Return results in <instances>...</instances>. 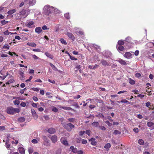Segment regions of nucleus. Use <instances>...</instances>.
I'll return each instance as SVG.
<instances>
[{
	"label": "nucleus",
	"instance_id": "f257e3e1",
	"mask_svg": "<svg viewBox=\"0 0 154 154\" xmlns=\"http://www.w3.org/2000/svg\"><path fill=\"white\" fill-rule=\"evenodd\" d=\"M20 112V109L18 108H14L12 106H9L7 108V112L9 114L13 115Z\"/></svg>",
	"mask_w": 154,
	"mask_h": 154
},
{
	"label": "nucleus",
	"instance_id": "bf43d9fd",
	"mask_svg": "<svg viewBox=\"0 0 154 154\" xmlns=\"http://www.w3.org/2000/svg\"><path fill=\"white\" fill-rule=\"evenodd\" d=\"M133 131L134 132L136 133H137L139 132V129L138 128H134L133 129Z\"/></svg>",
	"mask_w": 154,
	"mask_h": 154
},
{
	"label": "nucleus",
	"instance_id": "9b49d317",
	"mask_svg": "<svg viewBox=\"0 0 154 154\" xmlns=\"http://www.w3.org/2000/svg\"><path fill=\"white\" fill-rule=\"evenodd\" d=\"M60 141L64 145H68L67 141L64 138H61L60 139Z\"/></svg>",
	"mask_w": 154,
	"mask_h": 154
},
{
	"label": "nucleus",
	"instance_id": "cd10ccee",
	"mask_svg": "<svg viewBox=\"0 0 154 154\" xmlns=\"http://www.w3.org/2000/svg\"><path fill=\"white\" fill-rule=\"evenodd\" d=\"M138 143L140 145H143L144 143V140L141 139H140L138 140Z\"/></svg>",
	"mask_w": 154,
	"mask_h": 154
},
{
	"label": "nucleus",
	"instance_id": "4c0bfd02",
	"mask_svg": "<svg viewBox=\"0 0 154 154\" xmlns=\"http://www.w3.org/2000/svg\"><path fill=\"white\" fill-rule=\"evenodd\" d=\"M43 139L47 143H48L49 142V140L45 136H44L43 137Z\"/></svg>",
	"mask_w": 154,
	"mask_h": 154
},
{
	"label": "nucleus",
	"instance_id": "aec40b11",
	"mask_svg": "<svg viewBox=\"0 0 154 154\" xmlns=\"http://www.w3.org/2000/svg\"><path fill=\"white\" fill-rule=\"evenodd\" d=\"M27 45L32 47H35L36 46V44L34 42H28Z\"/></svg>",
	"mask_w": 154,
	"mask_h": 154
},
{
	"label": "nucleus",
	"instance_id": "a19ab883",
	"mask_svg": "<svg viewBox=\"0 0 154 154\" xmlns=\"http://www.w3.org/2000/svg\"><path fill=\"white\" fill-rule=\"evenodd\" d=\"M153 123L152 122H148L147 123V125L149 127H150L153 125Z\"/></svg>",
	"mask_w": 154,
	"mask_h": 154
},
{
	"label": "nucleus",
	"instance_id": "79ce46f5",
	"mask_svg": "<svg viewBox=\"0 0 154 154\" xmlns=\"http://www.w3.org/2000/svg\"><path fill=\"white\" fill-rule=\"evenodd\" d=\"M8 22V21H5V20H2L1 21V24L3 25H5Z\"/></svg>",
	"mask_w": 154,
	"mask_h": 154
},
{
	"label": "nucleus",
	"instance_id": "58836bf2",
	"mask_svg": "<svg viewBox=\"0 0 154 154\" xmlns=\"http://www.w3.org/2000/svg\"><path fill=\"white\" fill-rule=\"evenodd\" d=\"M18 120L19 122H23L25 121V119L23 117H22L19 118L18 119Z\"/></svg>",
	"mask_w": 154,
	"mask_h": 154
},
{
	"label": "nucleus",
	"instance_id": "7ed1b4c3",
	"mask_svg": "<svg viewBox=\"0 0 154 154\" xmlns=\"http://www.w3.org/2000/svg\"><path fill=\"white\" fill-rule=\"evenodd\" d=\"M45 9L47 11V14L48 15L52 13L54 11V8L53 7L48 5L45 6Z\"/></svg>",
	"mask_w": 154,
	"mask_h": 154
},
{
	"label": "nucleus",
	"instance_id": "69168bd1",
	"mask_svg": "<svg viewBox=\"0 0 154 154\" xmlns=\"http://www.w3.org/2000/svg\"><path fill=\"white\" fill-rule=\"evenodd\" d=\"M87 140L82 139V144H85L87 143Z\"/></svg>",
	"mask_w": 154,
	"mask_h": 154
},
{
	"label": "nucleus",
	"instance_id": "e2e57ef3",
	"mask_svg": "<svg viewBox=\"0 0 154 154\" xmlns=\"http://www.w3.org/2000/svg\"><path fill=\"white\" fill-rule=\"evenodd\" d=\"M34 52H39L40 51V50L39 49L37 48V49H34L32 50Z\"/></svg>",
	"mask_w": 154,
	"mask_h": 154
},
{
	"label": "nucleus",
	"instance_id": "49530a36",
	"mask_svg": "<svg viewBox=\"0 0 154 154\" xmlns=\"http://www.w3.org/2000/svg\"><path fill=\"white\" fill-rule=\"evenodd\" d=\"M68 121L70 122H74L75 120V119L73 118H70L68 119Z\"/></svg>",
	"mask_w": 154,
	"mask_h": 154
},
{
	"label": "nucleus",
	"instance_id": "72a5a7b5",
	"mask_svg": "<svg viewBox=\"0 0 154 154\" xmlns=\"http://www.w3.org/2000/svg\"><path fill=\"white\" fill-rule=\"evenodd\" d=\"M113 134L115 135L120 134H121V132L118 130H115L113 132Z\"/></svg>",
	"mask_w": 154,
	"mask_h": 154
},
{
	"label": "nucleus",
	"instance_id": "3c124183",
	"mask_svg": "<svg viewBox=\"0 0 154 154\" xmlns=\"http://www.w3.org/2000/svg\"><path fill=\"white\" fill-rule=\"evenodd\" d=\"M85 131H81L79 132V135L80 136H82L85 133Z\"/></svg>",
	"mask_w": 154,
	"mask_h": 154
},
{
	"label": "nucleus",
	"instance_id": "a211bd4d",
	"mask_svg": "<svg viewBox=\"0 0 154 154\" xmlns=\"http://www.w3.org/2000/svg\"><path fill=\"white\" fill-rule=\"evenodd\" d=\"M42 31V30L40 27H37L35 29V32H36L39 34Z\"/></svg>",
	"mask_w": 154,
	"mask_h": 154
},
{
	"label": "nucleus",
	"instance_id": "bb28decb",
	"mask_svg": "<svg viewBox=\"0 0 154 154\" xmlns=\"http://www.w3.org/2000/svg\"><path fill=\"white\" fill-rule=\"evenodd\" d=\"M10 46L8 45L7 44L6 45H4L2 48V50L4 51H5L6 50L4 49H9Z\"/></svg>",
	"mask_w": 154,
	"mask_h": 154
},
{
	"label": "nucleus",
	"instance_id": "680f3d73",
	"mask_svg": "<svg viewBox=\"0 0 154 154\" xmlns=\"http://www.w3.org/2000/svg\"><path fill=\"white\" fill-rule=\"evenodd\" d=\"M135 76L136 77L139 78L140 77L141 75L140 73H137L135 74Z\"/></svg>",
	"mask_w": 154,
	"mask_h": 154
},
{
	"label": "nucleus",
	"instance_id": "de8ad7c7",
	"mask_svg": "<svg viewBox=\"0 0 154 154\" xmlns=\"http://www.w3.org/2000/svg\"><path fill=\"white\" fill-rule=\"evenodd\" d=\"M99 118H103L104 116L101 114H98L97 115H96Z\"/></svg>",
	"mask_w": 154,
	"mask_h": 154
},
{
	"label": "nucleus",
	"instance_id": "4468645a",
	"mask_svg": "<svg viewBox=\"0 0 154 154\" xmlns=\"http://www.w3.org/2000/svg\"><path fill=\"white\" fill-rule=\"evenodd\" d=\"M18 150L21 154H24L25 150L22 147H21L19 148Z\"/></svg>",
	"mask_w": 154,
	"mask_h": 154
},
{
	"label": "nucleus",
	"instance_id": "4be33fe9",
	"mask_svg": "<svg viewBox=\"0 0 154 154\" xmlns=\"http://www.w3.org/2000/svg\"><path fill=\"white\" fill-rule=\"evenodd\" d=\"M119 62L122 65H125L126 63L125 61L122 59H120L118 60Z\"/></svg>",
	"mask_w": 154,
	"mask_h": 154
},
{
	"label": "nucleus",
	"instance_id": "f704fd0d",
	"mask_svg": "<svg viewBox=\"0 0 154 154\" xmlns=\"http://www.w3.org/2000/svg\"><path fill=\"white\" fill-rule=\"evenodd\" d=\"M25 71V69L24 68H20L19 70V73H22L24 74Z\"/></svg>",
	"mask_w": 154,
	"mask_h": 154
},
{
	"label": "nucleus",
	"instance_id": "37998d69",
	"mask_svg": "<svg viewBox=\"0 0 154 154\" xmlns=\"http://www.w3.org/2000/svg\"><path fill=\"white\" fill-rule=\"evenodd\" d=\"M0 73H1V74L2 75H3L4 76V78H5L6 77V76H7V72H6L5 73H6V74L5 75V74H4V73L3 72V71L2 70L0 72Z\"/></svg>",
	"mask_w": 154,
	"mask_h": 154
},
{
	"label": "nucleus",
	"instance_id": "09e8293b",
	"mask_svg": "<svg viewBox=\"0 0 154 154\" xmlns=\"http://www.w3.org/2000/svg\"><path fill=\"white\" fill-rule=\"evenodd\" d=\"M52 110L54 112H57L58 111V109L55 107L53 106L52 107Z\"/></svg>",
	"mask_w": 154,
	"mask_h": 154
},
{
	"label": "nucleus",
	"instance_id": "13d9d810",
	"mask_svg": "<svg viewBox=\"0 0 154 154\" xmlns=\"http://www.w3.org/2000/svg\"><path fill=\"white\" fill-rule=\"evenodd\" d=\"M32 143L34 144L37 143H38L37 140L35 139H33L32 140Z\"/></svg>",
	"mask_w": 154,
	"mask_h": 154
},
{
	"label": "nucleus",
	"instance_id": "7c9ffc66",
	"mask_svg": "<svg viewBox=\"0 0 154 154\" xmlns=\"http://www.w3.org/2000/svg\"><path fill=\"white\" fill-rule=\"evenodd\" d=\"M93 47L96 50L100 49V47L95 44H93Z\"/></svg>",
	"mask_w": 154,
	"mask_h": 154
},
{
	"label": "nucleus",
	"instance_id": "39448f33",
	"mask_svg": "<svg viewBox=\"0 0 154 154\" xmlns=\"http://www.w3.org/2000/svg\"><path fill=\"white\" fill-rule=\"evenodd\" d=\"M133 54H132L130 52H126L125 53L124 56L127 58L130 59L132 57L134 56V52H132Z\"/></svg>",
	"mask_w": 154,
	"mask_h": 154
},
{
	"label": "nucleus",
	"instance_id": "6ab92c4d",
	"mask_svg": "<svg viewBox=\"0 0 154 154\" xmlns=\"http://www.w3.org/2000/svg\"><path fill=\"white\" fill-rule=\"evenodd\" d=\"M20 100H22L21 99L18 98V99H16L15 100L13 101L14 104L16 105H19L20 103Z\"/></svg>",
	"mask_w": 154,
	"mask_h": 154
},
{
	"label": "nucleus",
	"instance_id": "5701e85b",
	"mask_svg": "<svg viewBox=\"0 0 154 154\" xmlns=\"http://www.w3.org/2000/svg\"><path fill=\"white\" fill-rule=\"evenodd\" d=\"M16 12V10L15 9H13L9 11L7 13L9 14H11L15 13Z\"/></svg>",
	"mask_w": 154,
	"mask_h": 154
},
{
	"label": "nucleus",
	"instance_id": "f03ea898",
	"mask_svg": "<svg viewBox=\"0 0 154 154\" xmlns=\"http://www.w3.org/2000/svg\"><path fill=\"white\" fill-rule=\"evenodd\" d=\"M64 127L68 131H70L72 130V129L74 128L75 126L72 124L69 123L66 124L64 125Z\"/></svg>",
	"mask_w": 154,
	"mask_h": 154
},
{
	"label": "nucleus",
	"instance_id": "c85d7f7f",
	"mask_svg": "<svg viewBox=\"0 0 154 154\" xmlns=\"http://www.w3.org/2000/svg\"><path fill=\"white\" fill-rule=\"evenodd\" d=\"M92 125L95 127H97L98 126L99 123L98 122H94L92 123Z\"/></svg>",
	"mask_w": 154,
	"mask_h": 154
},
{
	"label": "nucleus",
	"instance_id": "9d476101",
	"mask_svg": "<svg viewBox=\"0 0 154 154\" xmlns=\"http://www.w3.org/2000/svg\"><path fill=\"white\" fill-rule=\"evenodd\" d=\"M51 140L53 143H55L57 141V137L56 135L52 136L51 137Z\"/></svg>",
	"mask_w": 154,
	"mask_h": 154
},
{
	"label": "nucleus",
	"instance_id": "412c9836",
	"mask_svg": "<svg viewBox=\"0 0 154 154\" xmlns=\"http://www.w3.org/2000/svg\"><path fill=\"white\" fill-rule=\"evenodd\" d=\"M35 3V0H29V4L30 6H32L34 5Z\"/></svg>",
	"mask_w": 154,
	"mask_h": 154
},
{
	"label": "nucleus",
	"instance_id": "0eeeda50",
	"mask_svg": "<svg viewBox=\"0 0 154 154\" xmlns=\"http://www.w3.org/2000/svg\"><path fill=\"white\" fill-rule=\"evenodd\" d=\"M66 35L72 41H74L75 39V37L71 33L68 32L66 33Z\"/></svg>",
	"mask_w": 154,
	"mask_h": 154
},
{
	"label": "nucleus",
	"instance_id": "c03bdc74",
	"mask_svg": "<svg viewBox=\"0 0 154 154\" xmlns=\"http://www.w3.org/2000/svg\"><path fill=\"white\" fill-rule=\"evenodd\" d=\"M19 74L20 75V78L21 80H22L23 79V78H24V76L23 74L22 73H19Z\"/></svg>",
	"mask_w": 154,
	"mask_h": 154
},
{
	"label": "nucleus",
	"instance_id": "393cba45",
	"mask_svg": "<svg viewBox=\"0 0 154 154\" xmlns=\"http://www.w3.org/2000/svg\"><path fill=\"white\" fill-rule=\"evenodd\" d=\"M125 43L124 41L121 40H119L118 42L117 45H118L122 46Z\"/></svg>",
	"mask_w": 154,
	"mask_h": 154
},
{
	"label": "nucleus",
	"instance_id": "6e6d98bb",
	"mask_svg": "<svg viewBox=\"0 0 154 154\" xmlns=\"http://www.w3.org/2000/svg\"><path fill=\"white\" fill-rule=\"evenodd\" d=\"M8 143H5V145L7 148L9 149L10 147V145L8 144Z\"/></svg>",
	"mask_w": 154,
	"mask_h": 154
},
{
	"label": "nucleus",
	"instance_id": "f3484780",
	"mask_svg": "<svg viewBox=\"0 0 154 154\" xmlns=\"http://www.w3.org/2000/svg\"><path fill=\"white\" fill-rule=\"evenodd\" d=\"M70 149L72 150V151L74 153H76L77 152V148H75L73 146H70Z\"/></svg>",
	"mask_w": 154,
	"mask_h": 154
},
{
	"label": "nucleus",
	"instance_id": "864d4df0",
	"mask_svg": "<svg viewBox=\"0 0 154 154\" xmlns=\"http://www.w3.org/2000/svg\"><path fill=\"white\" fill-rule=\"evenodd\" d=\"M70 58L71 59L73 60H77V59L76 58H75L74 56H71L70 55V56H69Z\"/></svg>",
	"mask_w": 154,
	"mask_h": 154
},
{
	"label": "nucleus",
	"instance_id": "2eb2a0df",
	"mask_svg": "<svg viewBox=\"0 0 154 154\" xmlns=\"http://www.w3.org/2000/svg\"><path fill=\"white\" fill-rule=\"evenodd\" d=\"M116 48L118 50L120 51H123L124 49V47L122 45H117Z\"/></svg>",
	"mask_w": 154,
	"mask_h": 154
},
{
	"label": "nucleus",
	"instance_id": "5fc2aeb1",
	"mask_svg": "<svg viewBox=\"0 0 154 154\" xmlns=\"http://www.w3.org/2000/svg\"><path fill=\"white\" fill-rule=\"evenodd\" d=\"M20 105L23 107H25L26 106V104L25 102H22L20 103Z\"/></svg>",
	"mask_w": 154,
	"mask_h": 154
},
{
	"label": "nucleus",
	"instance_id": "c756f323",
	"mask_svg": "<svg viewBox=\"0 0 154 154\" xmlns=\"http://www.w3.org/2000/svg\"><path fill=\"white\" fill-rule=\"evenodd\" d=\"M60 40L62 44L65 45L67 44V43L66 40L64 39L61 38Z\"/></svg>",
	"mask_w": 154,
	"mask_h": 154
},
{
	"label": "nucleus",
	"instance_id": "423d86ee",
	"mask_svg": "<svg viewBox=\"0 0 154 154\" xmlns=\"http://www.w3.org/2000/svg\"><path fill=\"white\" fill-rule=\"evenodd\" d=\"M31 112L34 117V119L35 120L37 119L38 118V115L37 114L35 110L33 109H31Z\"/></svg>",
	"mask_w": 154,
	"mask_h": 154
},
{
	"label": "nucleus",
	"instance_id": "0e129e2a",
	"mask_svg": "<svg viewBox=\"0 0 154 154\" xmlns=\"http://www.w3.org/2000/svg\"><path fill=\"white\" fill-rule=\"evenodd\" d=\"M5 129V127L3 126H0V131H3Z\"/></svg>",
	"mask_w": 154,
	"mask_h": 154
},
{
	"label": "nucleus",
	"instance_id": "603ef678",
	"mask_svg": "<svg viewBox=\"0 0 154 154\" xmlns=\"http://www.w3.org/2000/svg\"><path fill=\"white\" fill-rule=\"evenodd\" d=\"M11 33L10 32H9L8 30H7L6 31H5V32H4V34L5 35H8L10 33Z\"/></svg>",
	"mask_w": 154,
	"mask_h": 154
},
{
	"label": "nucleus",
	"instance_id": "6e6552de",
	"mask_svg": "<svg viewBox=\"0 0 154 154\" xmlns=\"http://www.w3.org/2000/svg\"><path fill=\"white\" fill-rule=\"evenodd\" d=\"M48 132L50 134H53L56 132V130L54 128H51L48 129Z\"/></svg>",
	"mask_w": 154,
	"mask_h": 154
},
{
	"label": "nucleus",
	"instance_id": "473e14b6",
	"mask_svg": "<svg viewBox=\"0 0 154 154\" xmlns=\"http://www.w3.org/2000/svg\"><path fill=\"white\" fill-rule=\"evenodd\" d=\"M34 23L33 21H31L28 23L27 26L28 27H30V26L33 25Z\"/></svg>",
	"mask_w": 154,
	"mask_h": 154
},
{
	"label": "nucleus",
	"instance_id": "20e7f679",
	"mask_svg": "<svg viewBox=\"0 0 154 154\" xmlns=\"http://www.w3.org/2000/svg\"><path fill=\"white\" fill-rule=\"evenodd\" d=\"M26 13V10L23 9L18 14V15H19L20 17H25L27 16Z\"/></svg>",
	"mask_w": 154,
	"mask_h": 154
},
{
	"label": "nucleus",
	"instance_id": "f8f14e48",
	"mask_svg": "<svg viewBox=\"0 0 154 154\" xmlns=\"http://www.w3.org/2000/svg\"><path fill=\"white\" fill-rule=\"evenodd\" d=\"M59 107L60 108L66 110H74V109L71 108L67 106H60Z\"/></svg>",
	"mask_w": 154,
	"mask_h": 154
},
{
	"label": "nucleus",
	"instance_id": "338daca9",
	"mask_svg": "<svg viewBox=\"0 0 154 154\" xmlns=\"http://www.w3.org/2000/svg\"><path fill=\"white\" fill-rule=\"evenodd\" d=\"M28 151L29 154H31L33 152V149L32 148H29L28 149Z\"/></svg>",
	"mask_w": 154,
	"mask_h": 154
},
{
	"label": "nucleus",
	"instance_id": "a878e982",
	"mask_svg": "<svg viewBox=\"0 0 154 154\" xmlns=\"http://www.w3.org/2000/svg\"><path fill=\"white\" fill-rule=\"evenodd\" d=\"M128 80L129 81V83L131 85H134L135 83V82L134 80L132 79L131 78H129L128 79Z\"/></svg>",
	"mask_w": 154,
	"mask_h": 154
},
{
	"label": "nucleus",
	"instance_id": "052dcab7",
	"mask_svg": "<svg viewBox=\"0 0 154 154\" xmlns=\"http://www.w3.org/2000/svg\"><path fill=\"white\" fill-rule=\"evenodd\" d=\"M32 56L33 58L35 60L38 59L39 58L35 55H32Z\"/></svg>",
	"mask_w": 154,
	"mask_h": 154
},
{
	"label": "nucleus",
	"instance_id": "e433bc0d",
	"mask_svg": "<svg viewBox=\"0 0 154 154\" xmlns=\"http://www.w3.org/2000/svg\"><path fill=\"white\" fill-rule=\"evenodd\" d=\"M10 137V136L8 134L7 137L6 138V140H5V139L3 140L4 142H6V143H8L9 141V138Z\"/></svg>",
	"mask_w": 154,
	"mask_h": 154
},
{
	"label": "nucleus",
	"instance_id": "2f4dec72",
	"mask_svg": "<svg viewBox=\"0 0 154 154\" xmlns=\"http://www.w3.org/2000/svg\"><path fill=\"white\" fill-rule=\"evenodd\" d=\"M111 147V145L109 143H107L105 145L104 147L106 149H109Z\"/></svg>",
	"mask_w": 154,
	"mask_h": 154
},
{
	"label": "nucleus",
	"instance_id": "ea45409f",
	"mask_svg": "<svg viewBox=\"0 0 154 154\" xmlns=\"http://www.w3.org/2000/svg\"><path fill=\"white\" fill-rule=\"evenodd\" d=\"M38 104V103H33L32 104V106L34 107L37 108Z\"/></svg>",
	"mask_w": 154,
	"mask_h": 154
},
{
	"label": "nucleus",
	"instance_id": "dca6fc26",
	"mask_svg": "<svg viewBox=\"0 0 154 154\" xmlns=\"http://www.w3.org/2000/svg\"><path fill=\"white\" fill-rule=\"evenodd\" d=\"M101 63L103 64V65L104 66L109 65V63L107 61L104 60H101Z\"/></svg>",
	"mask_w": 154,
	"mask_h": 154
},
{
	"label": "nucleus",
	"instance_id": "c9c22d12",
	"mask_svg": "<svg viewBox=\"0 0 154 154\" xmlns=\"http://www.w3.org/2000/svg\"><path fill=\"white\" fill-rule=\"evenodd\" d=\"M25 71V69L24 68H20L19 70V73H22L24 74Z\"/></svg>",
	"mask_w": 154,
	"mask_h": 154
},
{
	"label": "nucleus",
	"instance_id": "4d7b16f0",
	"mask_svg": "<svg viewBox=\"0 0 154 154\" xmlns=\"http://www.w3.org/2000/svg\"><path fill=\"white\" fill-rule=\"evenodd\" d=\"M120 102L122 103H129V102H128V100H126L125 99H124L122 100H121L120 101Z\"/></svg>",
	"mask_w": 154,
	"mask_h": 154
},
{
	"label": "nucleus",
	"instance_id": "774afa93",
	"mask_svg": "<svg viewBox=\"0 0 154 154\" xmlns=\"http://www.w3.org/2000/svg\"><path fill=\"white\" fill-rule=\"evenodd\" d=\"M78 154H83V151L82 150H79L78 151H77V152Z\"/></svg>",
	"mask_w": 154,
	"mask_h": 154
},
{
	"label": "nucleus",
	"instance_id": "a18cd8bd",
	"mask_svg": "<svg viewBox=\"0 0 154 154\" xmlns=\"http://www.w3.org/2000/svg\"><path fill=\"white\" fill-rule=\"evenodd\" d=\"M105 123L107 124L109 127H111L112 126V124L110 123L109 121H106L105 122Z\"/></svg>",
	"mask_w": 154,
	"mask_h": 154
},
{
	"label": "nucleus",
	"instance_id": "1a4fd4ad",
	"mask_svg": "<svg viewBox=\"0 0 154 154\" xmlns=\"http://www.w3.org/2000/svg\"><path fill=\"white\" fill-rule=\"evenodd\" d=\"M95 138H91L89 140V141H91V144L93 145H95L97 144V142L95 141Z\"/></svg>",
	"mask_w": 154,
	"mask_h": 154
},
{
	"label": "nucleus",
	"instance_id": "8fccbe9b",
	"mask_svg": "<svg viewBox=\"0 0 154 154\" xmlns=\"http://www.w3.org/2000/svg\"><path fill=\"white\" fill-rule=\"evenodd\" d=\"M91 131L89 130H87L85 131V133L86 134H88V136H90L91 134Z\"/></svg>",
	"mask_w": 154,
	"mask_h": 154
},
{
	"label": "nucleus",
	"instance_id": "ddd939ff",
	"mask_svg": "<svg viewBox=\"0 0 154 154\" xmlns=\"http://www.w3.org/2000/svg\"><path fill=\"white\" fill-rule=\"evenodd\" d=\"M133 40L130 37H128L125 38V41L130 43H133Z\"/></svg>",
	"mask_w": 154,
	"mask_h": 154
},
{
	"label": "nucleus",
	"instance_id": "b1692460",
	"mask_svg": "<svg viewBox=\"0 0 154 154\" xmlns=\"http://www.w3.org/2000/svg\"><path fill=\"white\" fill-rule=\"evenodd\" d=\"M45 55L48 57L50 58L51 59H52L53 58V56L51 54H50L48 53V52H46L45 53Z\"/></svg>",
	"mask_w": 154,
	"mask_h": 154
}]
</instances>
